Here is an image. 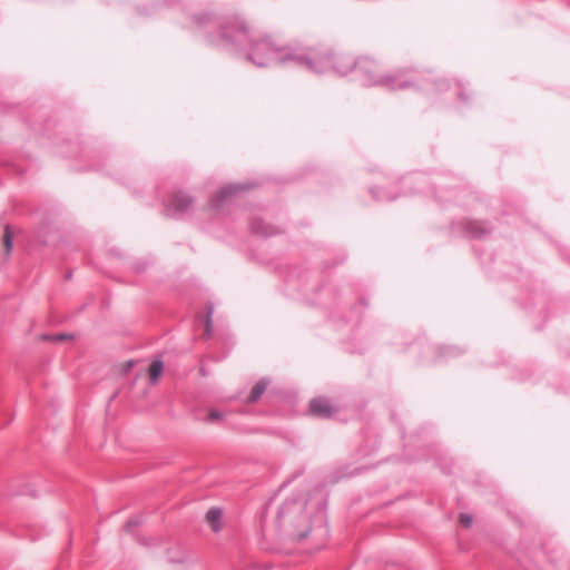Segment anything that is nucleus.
<instances>
[{
    "instance_id": "2eb2a0df",
    "label": "nucleus",
    "mask_w": 570,
    "mask_h": 570,
    "mask_svg": "<svg viewBox=\"0 0 570 570\" xmlns=\"http://www.w3.org/2000/svg\"><path fill=\"white\" fill-rule=\"evenodd\" d=\"M460 522L465 528H470L471 524H472V517L466 514V513H461L460 514Z\"/></svg>"
},
{
    "instance_id": "423d86ee",
    "label": "nucleus",
    "mask_w": 570,
    "mask_h": 570,
    "mask_svg": "<svg viewBox=\"0 0 570 570\" xmlns=\"http://www.w3.org/2000/svg\"><path fill=\"white\" fill-rule=\"evenodd\" d=\"M309 411L313 415L322 419H330L336 412L325 397L313 399L309 403Z\"/></svg>"
},
{
    "instance_id": "1a4fd4ad",
    "label": "nucleus",
    "mask_w": 570,
    "mask_h": 570,
    "mask_svg": "<svg viewBox=\"0 0 570 570\" xmlns=\"http://www.w3.org/2000/svg\"><path fill=\"white\" fill-rule=\"evenodd\" d=\"M223 512L219 508H210L206 512V520L212 525V529L217 532L220 529L219 522L222 519Z\"/></svg>"
},
{
    "instance_id": "dca6fc26",
    "label": "nucleus",
    "mask_w": 570,
    "mask_h": 570,
    "mask_svg": "<svg viewBox=\"0 0 570 570\" xmlns=\"http://www.w3.org/2000/svg\"><path fill=\"white\" fill-rule=\"evenodd\" d=\"M222 417H223V413H220V412H219V411H217V410H212V411L208 413L207 421H208V422H213V421L220 420Z\"/></svg>"
},
{
    "instance_id": "a211bd4d",
    "label": "nucleus",
    "mask_w": 570,
    "mask_h": 570,
    "mask_svg": "<svg viewBox=\"0 0 570 570\" xmlns=\"http://www.w3.org/2000/svg\"><path fill=\"white\" fill-rule=\"evenodd\" d=\"M458 87H459V89H461V88H462V83H460V82H459V83H458ZM458 96H459V98H460L462 101H466V100H468V97L464 95V92H463L462 90H460V91H459Z\"/></svg>"
},
{
    "instance_id": "f3484780",
    "label": "nucleus",
    "mask_w": 570,
    "mask_h": 570,
    "mask_svg": "<svg viewBox=\"0 0 570 570\" xmlns=\"http://www.w3.org/2000/svg\"><path fill=\"white\" fill-rule=\"evenodd\" d=\"M212 313H213V308L210 307L208 309V312H207V321H206V327H205L206 334L210 333V328H212Z\"/></svg>"
},
{
    "instance_id": "20e7f679",
    "label": "nucleus",
    "mask_w": 570,
    "mask_h": 570,
    "mask_svg": "<svg viewBox=\"0 0 570 570\" xmlns=\"http://www.w3.org/2000/svg\"><path fill=\"white\" fill-rule=\"evenodd\" d=\"M252 184H228L220 188L217 195L210 199V207L219 209L224 203L235 196L237 193L253 188Z\"/></svg>"
},
{
    "instance_id": "f03ea898",
    "label": "nucleus",
    "mask_w": 570,
    "mask_h": 570,
    "mask_svg": "<svg viewBox=\"0 0 570 570\" xmlns=\"http://www.w3.org/2000/svg\"><path fill=\"white\" fill-rule=\"evenodd\" d=\"M306 504L303 498L287 499L278 509L276 517L278 527L288 530L298 540L307 538L312 530Z\"/></svg>"
},
{
    "instance_id": "6ab92c4d",
    "label": "nucleus",
    "mask_w": 570,
    "mask_h": 570,
    "mask_svg": "<svg viewBox=\"0 0 570 570\" xmlns=\"http://www.w3.org/2000/svg\"><path fill=\"white\" fill-rule=\"evenodd\" d=\"M132 365H134V362H132V361L127 362V364H126V367H127V368H126V370L131 368V367H132Z\"/></svg>"
},
{
    "instance_id": "9d476101",
    "label": "nucleus",
    "mask_w": 570,
    "mask_h": 570,
    "mask_svg": "<svg viewBox=\"0 0 570 570\" xmlns=\"http://www.w3.org/2000/svg\"><path fill=\"white\" fill-rule=\"evenodd\" d=\"M164 371V362L155 358L149 365V379L151 383H156Z\"/></svg>"
},
{
    "instance_id": "6e6552de",
    "label": "nucleus",
    "mask_w": 570,
    "mask_h": 570,
    "mask_svg": "<svg viewBox=\"0 0 570 570\" xmlns=\"http://www.w3.org/2000/svg\"><path fill=\"white\" fill-rule=\"evenodd\" d=\"M268 386V381L266 379L259 380L252 389L250 393L247 396V403H255L259 400V397L264 394Z\"/></svg>"
},
{
    "instance_id": "0eeeda50",
    "label": "nucleus",
    "mask_w": 570,
    "mask_h": 570,
    "mask_svg": "<svg viewBox=\"0 0 570 570\" xmlns=\"http://www.w3.org/2000/svg\"><path fill=\"white\" fill-rule=\"evenodd\" d=\"M252 232L254 234L269 237L282 233V229L268 224H265L262 219L255 218L250 224Z\"/></svg>"
},
{
    "instance_id": "4468645a",
    "label": "nucleus",
    "mask_w": 570,
    "mask_h": 570,
    "mask_svg": "<svg viewBox=\"0 0 570 570\" xmlns=\"http://www.w3.org/2000/svg\"><path fill=\"white\" fill-rule=\"evenodd\" d=\"M141 522L140 518L138 517H134V518H130L126 523H125V530L126 531H131L132 528L139 525Z\"/></svg>"
},
{
    "instance_id": "f8f14e48",
    "label": "nucleus",
    "mask_w": 570,
    "mask_h": 570,
    "mask_svg": "<svg viewBox=\"0 0 570 570\" xmlns=\"http://www.w3.org/2000/svg\"><path fill=\"white\" fill-rule=\"evenodd\" d=\"M371 193L376 200L392 202L396 198L395 195H392V194H389L385 191H381V190H376V189H371Z\"/></svg>"
},
{
    "instance_id": "ddd939ff",
    "label": "nucleus",
    "mask_w": 570,
    "mask_h": 570,
    "mask_svg": "<svg viewBox=\"0 0 570 570\" xmlns=\"http://www.w3.org/2000/svg\"><path fill=\"white\" fill-rule=\"evenodd\" d=\"M68 338H71V335H69V334H56V335H45L43 336V340L52 341V342H60V341H65V340H68Z\"/></svg>"
},
{
    "instance_id": "f257e3e1",
    "label": "nucleus",
    "mask_w": 570,
    "mask_h": 570,
    "mask_svg": "<svg viewBox=\"0 0 570 570\" xmlns=\"http://www.w3.org/2000/svg\"><path fill=\"white\" fill-rule=\"evenodd\" d=\"M194 22L207 33L209 43L228 50H246L247 60L257 67L291 63L315 73L333 70L342 76L355 70L364 86H381L387 90L405 89L413 83L403 70L382 73L379 65L370 58L357 61L344 56L334 58L330 52L315 48L278 47L268 37L254 39L239 16L214 18L203 14L194 17Z\"/></svg>"
},
{
    "instance_id": "7ed1b4c3",
    "label": "nucleus",
    "mask_w": 570,
    "mask_h": 570,
    "mask_svg": "<svg viewBox=\"0 0 570 570\" xmlns=\"http://www.w3.org/2000/svg\"><path fill=\"white\" fill-rule=\"evenodd\" d=\"M193 203L194 199L187 193L175 190L164 200L165 214L173 218H181L189 212Z\"/></svg>"
},
{
    "instance_id": "9b49d317",
    "label": "nucleus",
    "mask_w": 570,
    "mask_h": 570,
    "mask_svg": "<svg viewBox=\"0 0 570 570\" xmlns=\"http://www.w3.org/2000/svg\"><path fill=\"white\" fill-rule=\"evenodd\" d=\"M12 238L13 234L9 225H6L3 233V243L6 248V255H9L12 250Z\"/></svg>"
},
{
    "instance_id": "39448f33",
    "label": "nucleus",
    "mask_w": 570,
    "mask_h": 570,
    "mask_svg": "<svg viewBox=\"0 0 570 570\" xmlns=\"http://www.w3.org/2000/svg\"><path fill=\"white\" fill-rule=\"evenodd\" d=\"M462 230L465 236L471 238H482L491 232L488 223L481 220H463L461 223Z\"/></svg>"
}]
</instances>
